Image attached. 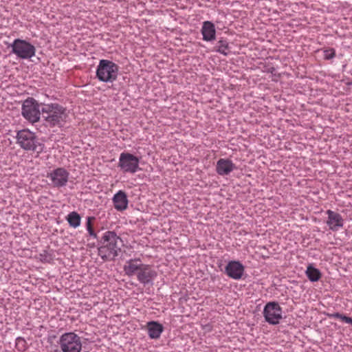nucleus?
<instances>
[{
    "instance_id": "nucleus-6",
    "label": "nucleus",
    "mask_w": 352,
    "mask_h": 352,
    "mask_svg": "<svg viewBox=\"0 0 352 352\" xmlns=\"http://www.w3.org/2000/svg\"><path fill=\"white\" fill-rule=\"evenodd\" d=\"M21 114L25 120L32 124L38 122L41 109H40L38 102L33 98L25 100L22 104Z\"/></svg>"
},
{
    "instance_id": "nucleus-28",
    "label": "nucleus",
    "mask_w": 352,
    "mask_h": 352,
    "mask_svg": "<svg viewBox=\"0 0 352 352\" xmlns=\"http://www.w3.org/2000/svg\"><path fill=\"white\" fill-rule=\"evenodd\" d=\"M342 322L348 324H351L352 325V318L348 317H342Z\"/></svg>"
},
{
    "instance_id": "nucleus-7",
    "label": "nucleus",
    "mask_w": 352,
    "mask_h": 352,
    "mask_svg": "<svg viewBox=\"0 0 352 352\" xmlns=\"http://www.w3.org/2000/svg\"><path fill=\"white\" fill-rule=\"evenodd\" d=\"M10 46L12 52L20 58L30 59L35 56V47L25 40L16 38Z\"/></svg>"
},
{
    "instance_id": "nucleus-2",
    "label": "nucleus",
    "mask_w": 352,
    "mask_h": 352,
    "mask_svg": "<svg viewBox=\"0 0 352 352\" xmlns=\"http://www.w3.org/2000/svg\"><path fill=\"white\" fill-rule=\"evenodd\" d=\"M121 239L114 232L107 231L102 237V245L98 248V254L104 260H111L118 256Z\"/></svg>"
},
{
    "instance_id": "nucleus-16",
    "label": "nucleus",
    "mask_w": 352,
    "mask_h": 352,
    "mask_svg": "<svg viewBox=\"0 0 352 352\" xmlns=\"http://www.w3.org/2000/svg\"><path fill=\"white\" fill-rule=\"evenodd\" d=\"M263 316L265 320L271 324H279L283 318L282 309H263Z\"/></svg>"
},
{
    "instance_id": "nucleus-15",
    "label": "nucleus",
    "mask_w": 352,
    "mask_h": 352,
    "mask_svg": "<svg viewBox=\"0 0 352 352\" xmlns=\"http://www.w3.org/2000/svg\"><path fill=\"white\" fill-rule=\"evenodd\" d=\"M143 265L140 259H130L124 264V271L128 276H138Z\"/></svg>"
},
{
    "instance_id": "nucleus-3",
    "label": "nucleus",
    "mask_w": 352,
    "mask_h": 352,
    "mask_svg": "<svg viewBox=\"0 0 352 352\" xmlns=\"http://www.w3.org/2000/svg\"><path fill=\"white\" fill-rule=\"evenodd\" d=\"M119 73V66L114 62L102 59L96 68V78L103 82H113L117 80Z\"/></svg>"
},
{
    "instance_id": "nucleus-5",
    "label": "nucleus",
    "mask_w": 352,
    "mask_h": 352,
    "mask_svg": "<svg viewBox=\"0 0 352 352\" xmlns=\"http://www.w3.org/2000/svg\"><path fill=\"white\" fill-rule=\"evenodd\" d=\"M58 344L63 352H80L81 338L74 332H67L60 336Z\"/></svg>"
},
{
    "instance_id": "nucleus-23",
    "label": "nucleus",
    "mask_w": 352,
    "mask_h": 352,
    "mask_svg": "<svg viewBox=\"0 0 352 352\" xmlns=\"http://www.w3.org/2000/svg\"><path fill=\"white\" fill-rule=\"evenodd\" d=\"M227 50H228L227 43L225 41H219L217 51L221 54H226Z\"/></svg>"
},
{
    "instance_id": "nucleus-10",
    "label": "nucleus",
    "mask_w": 352,
    "mask_h": 352,
    "mask_svg": "<svg viewBox=\"0 0 352 352\" xmlns=\"http://www.w3.org/2000/svg\"><path fill=\"white\" fill-rule=\"evenodd\" d=\"M225 270L228 276L239 280L244 273V266L239 261H232L228 263Z\"/></svg>"
},
{
    "instance_id": "nucleus-1",
    "label": "nucleus",
    "mask_w": 352,
    "mask_h": 352,
    "mask_svg": "<svg viewBox=\"0 0 352 352\" xmlns=\"http://www.w3.org/2000/svg\"><path fill=\"white\" fill-rule=\"evenodd\" d=\"M41 115L47 126H60L67 117L65 108L57 103L45 104L41 107Z\"/></svg>"
},
{
    "instance_id": "nucleus-13",
    "label": "nucleus",
    "mask_w": 352,
    "mask_h": 352,
    "mask_svg": "<svg viewBox=\"0 0 352 352\" xmlns=\"http://www.w3.org/2000/svg\"><path fill=\"white\" fill-rule=\"evenodd\" d=\"M327 214L328 215L327 224L329 229L336 231L343 226V219L339 213L328 210Z\"/></svg>"
},
{
    "instance_id": "nucleus-21",
    "label": "nucleus",
    "mask_w": 352,
    "mask_h": 352,
    "mask_svg": "<svg viewBox=\"0 0 352 352\" xmlns=\"http://www.w3.org/2000/svg\"><path fill=\"white\" fill-rule=\"evenodd\" d=\"M306 274L308 278L312 282L318 281L321 278L320 272L311 265L307 267Z\"/></svg>"
},
{
    "instance_id": "nucleus-26",
    "label": "nucleus",
    "mask_w": 352,
    "mask_h": 352,
    "mask_svg": "<svg viewBox=\"0 0 352 352\" xmlns=\"http://www.w3.org/2000/svg\"><path fill=\"white\" fill-rule=\"evenodd\" d=\"M329 317L330 318H339L342 321V317H346V316L344 315H342L340 313H333V314H328Z\"/></svg>"
},
{
    "instance_id": "nucleus-22",
    "label": "nucleus",
    "mask_w": 352,
    "mask_h": 352,
    "mask_svg": "<svg viewBox=\"0 0 352 352\" xmlns=\"http://www.w3.org/2000/svg\"><path fill=\"white\" fill-rule=\"evenodd\" d=\"M16 348L19 351H25L27 349V342L25 340L21 337H18L16 339Z\"/></svg>"
},
{
    "instance_id": "nucleus-9",
    "label": "nucleus",
    "mask_w": 352,
    "mask_h": 352,
    "mask_svg": "<svg viewBox=\"0 0 352 352\" xmlns=\"http://www.w3.org/2000/svg\"><path fill=\"white\" fill-rule=\"evenodd\" d=\"M47 177L50 178L56 187H61L66 185L69 173L63 168H58L48 173Z\"/></svg>"
},
{
    "instance_id": "nucleus-19",
    "label": "nucleus",
    "mask_w": 352,
    "mask_h": 352,
    "mask_svg": "<svg viewBox=\"0 0 352 352\" xmlns=\"http://www.w3.org/2000/svg\"><path fill=\"white\" fill-rule=\"evenodd\" d=\"M66 219L69 226L72 228H76L80 225L81 217L76 212H72L68 214Z\"/></svg>"
},
{
    "instance_id": "nucleus-29",
    "label": "nucleus",
    "mask_w": 352,
    "mask_h": 352,
    "mask_svg": "<svg viewBox=\"0 0 352 352\" xmlns=\"http://www.w3.org/2000/svg\"><path fill=\"white\" fill-rule=\"evenodd\" d=\"M342 322L348 324H351L352 325V318L348 317H342Z\"/></svg>"
},
{
    "instance_id": "nucleus-24",
    "label": "nucleus",
    "mask_w": 352,
    "mask_h": 352,
    "mask_svg": "<svg viewBox=\"0 0 352 352\" xmlns=\"http://www.w3.org/2000/svg\"><path fill=\"white\" fill-rule=\"evenodd\" d=\"M336 55L335 50L333 49H328L324 51V57L327 60L333 58Z\"/></svg>"
},
{
    "instance_id": "nucleus-14",
    "label": "nucleus",
    "mask_w": 352,
    "mask_h": 352,
    "mask_svg": "<svg viewBox=\"0 0 352 352\" xmlns=\"http://www.w3.org/2000/svg\"><path fill=\"white\" fill-rule=\"evenodd\" d=\"M113 203L115 209L118 211H123L128 207V199L125 192L119 190L113 197Z\"/></svg>"
},
{
    "instance_id": "nucleus-12",
    "label": "nucleus",
    "mask_w": 352,
    "mask_h": 352,
    "mask_svg": "<svg viewBox=\"0 0 352 352\" xmlns=\"http://www.w3.org/2000/svg\"><path fill=\"white\" fill-rule=\"evenodd\" d=\"M236 168L230 159L221 158L217 162L216 171L219 175H228Z\"/></svg>"
},
{
    "instance_id": "nucleus-27",
    "label": "nucleus",
    "mask_w": 352,
    "mask_h": 352,
    "mask_svg": "<svg viewBox=\"0 0 352 352\" xmlns=\"http://www.w3.org/2000/svg\"><path fill=\"white\" fill-rule=\"evenodd\" d=\"M329 317L330 318H339L342 321V317H346V316L344 315H342L340 313H333V314H328Z\"/></svg>"
},
{
    "instance_id": "nucleus-17",
    "label": "nucleus",
    "mask_w": 352,
    "mask_h": 352,
    "mask_svg": "<svg viewBox=\"0 0 352 352\" xmlns=\"http://www.w3.org/2000/svg\"><path fill=\"white\" fill-rule=\"evenodd\" d=\"M203 39L206 41H211L215 39L216 30L214 25L210 21H205L201 28Z\"/></svg>"
},
{
    "instance_id": "nucleus-4",
    "label": "nucleus",
    "mask_w": 352,
    "mask_h": 352,
    "mask_svg": "<svg viewBox=\"0 0 352 352\" xmlns=\"http://www.w3.org/2000/svg\"><path fill=\"white\" fill-rule=\"evenodd\" d=\"M16 143L24 150L36 151L37 153H40L43 150V146L39 143L36 135L28 129L18 131Z\"/></svg>"
},
{
    "instance_id": "nucleus-18",
    "label": "nucleus",
    "mask_w": 352,
    "mask_h": 352,
    "mask_svg": "<svg viewBox=\"0 0 352 352\" xmlns=\"http://www.w3.org/2000/svg\"><path fill=\"white\" fill-rule=\"evenodd\" d=\"M148 334L151 339H158L163 332V326L157 322L150 321L147 322Z\"/></svg>"
},
{
    "instance_id": "nucleus-8",
    "label": "nucleus",
    "mask_w": 352,
    "mask_h": 352,
    "mask_svg": "<svg viewBox=\"0 0 352 352\" xmlns=\"http://www.w3.org/2000/svg\"><path fill=\"white\" fill-rule=\"evenodd\" d=\"M138 157L129 153L123 152L120 155L118 166L124 173H135L139 169Z\"/></svg>"
},
{
    "instance_id": "nucleus-25",
    "label": "nucleus",
    "mask_w": 352,
    "mask_h": 352,
    "mask_svg": "<svg viewBox=\"0 0 352 352\" xmlns=\"http://www.w3.org/2000/svg\"><path fill=\"white\" fill-rule=\"evenodd\" d=\"M263 308L267 309V308H280V307L278 306L277 303H276L275 302H270L265 304Z\"/></svg>"
},
{
    "instance_id": "nucleus-20",
    "label": "nucleus",
    "mask_w": 352,
    "mask_h": 352,
    "mask_svg": "<svg viewBox=\"0 0 352 352\" xmlns=\"http://www.w3.org/2000/svg\"><path fill=\"white\" fill-rule=\"evenodd\" d=\"M96 221L95 217H87V221H86V229L88 233V236L93 239H97L98 234L94 230V224Z\"/></svg>"
},
{
    "instance_id": "nucleus-11",
    "label": "nucleus",
    "mask_w": 352,
    "mask_h": 352,
    "mask_svg": "<svg viewBox=\"0 0 352 352\" xmlns=\"http://www.w3.org/2000/svg\"><path fill=\"white\" fill-rule=\"evenodd\" d=\"M157 272L150 265L144 264L137 276L138 280L144 285L151 283L156 278Z\"/></svg>"
}]
</instances>
